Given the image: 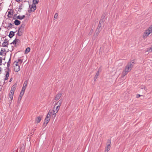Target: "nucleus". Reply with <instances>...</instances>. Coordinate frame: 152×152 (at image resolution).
I'll use <instances>...</instances> for the list:
<instances>
[{
  "mask_svg": "<svg viewBox=\"0 0 152 152\" xmlns=\"http://www.w3.org/2000/svg\"><path fill=\"white\" fill-rule=\"evenodd\" d=\"M17 34L19 36H20L22 34H21V33H20V32H19L18 31V32L17 33Z\"/></svg>",
  "mask_w": 152,
  "mask_h": 152,
  "instance_id": "35",
  "label": "nucleus"
},
{
  "mask_svg": "<svg viewBox=\"0 0 152 152\" xmlns=\"http://www.w3.org/2000/svg\"><path fill=\"white\" fill-rule=\"evenodd\" d=\"M50 118H49L47 117H46V118L45 120V122L44 123V124H45V126H46L47 124L49 122Z\"/></svg>",
  "mask_w": 152,
  "mask_h": 152,
  "instance_id": "12",
  "label": "nucleus"
},
{
  "mask_svg": "<svg viewBox=\"0 0 152 152\" xmlns=\"http://www.w3.org/2000/svg\"><path fill=\"white\" fill-rule=\"evenodd\" d=\"M62 100L61 99L59 100L57 102V103L56 104H58V106H59L60 107L61 104L62 103Z\"/></svg>",
  "mask_w": 152,
  "mask_h": 152,
  "instance_id": "21",
  "label": "nucleus"
},
{
  "mask_svg": "<svg viewBox=\"0 0 152 152\" xmlns=\"http://www.w3.org/2000/svg\"><path fill=\"white\" fill-rule=\"evenodd\" d=\"M16 85H14L11 88L10 92H13L14 93V91L15 90L16 88Z\"/></svg>",
  "mask_w": 152,
  "mask_h": 152,
  "instance_id": "11",
  "label": "nucleus"
},
{
  "mask_svg": "<svg viewBox=\"0 0 152 152\" xmlns=\"http://www.w3.org/2000/svg\"><path fill=\"white\" fill-rule=\"evenodd\" d=\"M24 26L23 25H21L20 26V27L18 28V29H19V30H21V29L22 30V31L23 30L24 31Z\"/></svg>",
  "mask_w": 152,
  "mask_h": 152,
  "instance_id": "29",
  "label": "nucleus"
},
{
  "mask_svg": "<svg viewBox=\"0 0 152 152\" xmlns=\"http://www.w3.org/2000/svg\"><path fill=\"white\" fill-rule=\"evenodd\" d=\"M10 60H11V58H10L9 59L8 62V63H7V67H9V66H10Z\"/></svg>",
  "mask_w": 152,
  "mask_h": 152,
  "instance_id": "30",
  "label": "nucleus"
},
{
  "mask_svg": "<svg viewBox=\"0 0 152 152\" xmlns=\"http://www.w3.org/2000/svg\"><path fill=\"white\" fill-rule=\"evenodd\" d=\"M18 31L19 32H20V33H21V34H22L23 32V31H24V30H23L22 31V30L21 29V30H19V29H18Z\"/></svg>",
  "mask_w": 152,
  "mask_h": 152,
  "instance_id": "38",
  "label": "nucleus"
},
{
  "mask_svg": "<svg viewBox=\"0 0 152 152\" xmlns=\"http://www.w3.org/2000/svg\"><path fill=\"white\" fill-rule=\"evenodd\" d=\"M152 51V46L150 48L147 49V50L145 51V53L146 52H151Z\"/></svg>",
  "mask_w": 152,
  "mask_h": 152,
  "instance_id": "25",
  "label": "nucleus"
},
{
  "mask_svg": "<svg viewBox=\"0 0 152 152\" xmlns=\"http://www.w3.org/2000/svg\"><path fill=\"white\" fill-rule=\"evenodd\" d=\"M51 115L50 113H48L46 117L48 118H50V117L51 116Z\"/></svg>",
  "mask_w": 152,
  "mask_h": 152,
  "instance_id": "37",
  "label": "nucleus"
},
{
  "mask_svg": "<svg viewBox=\"0 0 152 152\" xmlns=\"http://www.w3.org/2000/svg\"><path fill=\"white\" fill-rule=\"evenodd\" d=\"M14 93L13 92H10L9 94V97L10 99L11 100H12L13 98V96Z\"/></svg>",
  "mask_w": 152,
  "mask_h": 152,
  "instance_id": "15",
  "label": "nucleus"
},
{
  "mask_svg": "<svg viewBox=\"0 0 152 152\" xmlns=\"http://www.w3.org/2000/svg\"><path fill=\"white\" fill-rule=\"evenodd\" d=\"M12 24L11 23L8 24V25L7 27V28H12Z\"/></svg>",
  "mask_w": 152,
  "mask_h": 152,
  "instance_id": "27",
  "label": "nucleus"
},
{
  "mask_svg": "<svg viewBox=\"0 0 152 152\" xmlns=\"http://www.w3.org/2000/svg\"><path fill=\"white\" fill-rule=\"evenodd\" d=\"M62 94L61 93H58L56 96L55 98V100H58L61 96Z\"/></svg>",
  "mask_w": 152,
  "mask_h": 152,
  "instance_id": "10",
  "label": "nucleus"
},
{
  "mask_svg": "<svg viewBox=\"0 0 152 152\" xmlns=\"http://www.w3.org/2000/svg\"><path fill=\"white\" fill-rule=\"evenodd\" d=\"M101 31V30L98 29H97L96 30L95 32V34H94V36L96 37L98 36Z\"/></svg>",
  "mask_w": 152,
  "mask_h": 152,
  "instance_id": "14",
  "label": "nucleus"
},
{
  "mask_svg": "<svg viewBox=\"0 0 152 152\" xmlns=\"http://www.w3.org/2000/svg\"><path fill=\"white\" fill-rule=\"evenodd\" d=\"M58 16V14L57 13H56L55 14L54 16V19H56L57 18V17Z\"/></svg>",
  "mask_w": 152,
  "mask_h": 152,
  "instance_id": "32",
  "label": "nucleus"
},
{
  "mask_svg": "<svg viewBox=\"0 0 152 152\" xmlns=\"http://www.w3.org/2000/svg\"><path fill=\"white\" fill-rule=\"evenodd\" d=\"M14 69L15 71L16 72H18L20 70V66L18 64V62H16L15 66H14Z\"/></svg>",
  "mask_w": 152,
  "mask_h": 152,
  "instance_id": "7",
  "label": "nucleus"
},
{
  "mask_svg": "<svg viewBox=\"0 0 152 152\" xmlns=\"http://www.w3.org/2000/svg\"><path fill=\"white\" fill-rule=\"evenodd\" d=\"M99 70H100V69H99L98 70V71L96 73V75L95 76L94 78V80H96V79H97V78L98 77V76L99 75Z\"/></svg>",
  "mask_w": 152,
  "mask_h": 152,
  "instance_id": "17",
  "label": "nucleus"
},
{
  "mask_svg": "<svg viewBox=\"0 0 152 152\" xmlns=\"http://www.w3.org/2000/svg\"><path fill=\"white\" fill-rule=\"evenodd\" d=\"M60 107L59 106H57L55 108L54 107L53 109V112L52 117L54 118L56 117V114L58 112L60 109Z\"/></svg>",
  "mask_w": 152,
  "mask_h": 152,
  "instance_id": "3",
  "label": "nucleus"
},
{
  "mask_svg": "<svg viewBox=\"0 0 152 152\" xmlns=\"http://www.w3.org/2000/svg\"><path fill=\"white\" fill-rule=\"evenodd\" d=\"M30 48L29 47L27 48L25 50V53L26 54L27 53L29 52H30Z\"/></svg>",
  "mask_w": 152,
  "mask_h": 152,
  "instance_id": "24",
  "label": "nucleus"
},
{
  "mask_svg": "<svg viewBox=\"0 0 152 152\" xmlns=\"http://www.w3.org/2000/svg\"><path fill=\"white\" fill-rule=\"evenodd\" d=\"M3 53H4V51L3 50H2V49L0 51V55H2V54Z\"/></svg>",
  "mask_w": 152,
  "mask_h": 152,
  "instance_id": "36",
  "label": "nucleus"
},
{
  "mask_svg": "<svg viewBox=\"0 0 152 152\" xmlns=\"http://www.w3.org/2000/svg\"><path fill=\"white\" fill-rule=\"evenodd\" d=\"M12 15V12H11L10 11L8 12V17L9 18H11Z\"/></svg>",
  "mask_w": 152,
  "mask_h": 152,
  "instance_id": "26",
  "label": "nucleus"
},
{
  "mask_svg": "<svg viewBox=\"0 0 152 152\" xmlns=\"http://www.w3.org/2000/svg\"><path fill=\"white\" fill-rule=\"evenodd\" d=\"M24 93L20 92L19 96V99H20V100L21 99Z\"/></svg>",
  "mask_w": 152,
  "mask_h": 152,
  "instance_id": "23",
  "label": "nucleus"
},
{
  "mask_svg": "<svg viewBox=\"0 0 152 152\" xmlns=\"http://www.w3.org/2000/svg\"><path fill=\"white\" fill-rule=\"evenodd\" d=\"M26 89V88L23 87L22 88V90L20 92L24 93Z\"/></svg>",
  "mask_w": 152,
  "mask_h": 152,
  "instance_id": "31",
  "label": "nucleus"
},
{
  "mask_svg": "<svg viewBox=\"0 0 152 152\" xmlns=\"http://www.w3.org/2000/svg\"><path fill=\"white\" fill-rule=\"evenodd\" d=\"M12 78H11L10 80V82L12 81Z\"/></svg>",
  "mask_w": 152,
  "mask_h": 152,
  "instance_id": "44",
  "label": "nucleus"
},
{
  "mask_svg": "<svg viewBox=\"0 0 152 152\" xmlns=\"http://www.w3.org/2000/svg\"><path fill=\"white\" fill-rule=\"evenodd\" d=\"M140 96V94H137L136 96V97L137 98H138Z\"/></svg>",
  "mask_w": 152,
  "mask_h": 152,
  "instance_id": "41",
  "label": "nucleus"
},
{
  "mask_svg": "<svg viewBox=\"0 0 152 152\" xmlns=\"http://www.w3.org/2000/svg\"><path fill=\"white\" fill-rule=\"evenodd\" d=\"M2 58L1 57H0V63L1 64L2 62Z\"/></svg>",
  "mask_w": 152,
  "mask_h": 152,
  "instance_id": "39",
  "label": "nucleus"
},
{
  "mask_svg": "<svg viewBox=\"0 0 152 152\" xmlns=\"http://www.w3.org/2000/svg\"><path fill=\"white\" fill-rule=\"evenodd\" d=\"M93 30H91L90 31V34H91L93 32Z\"/></svg>",
  "mask_w": 152,
  "mask_h": 152,
  "instance_id": "40",
  "label": "nucleus"
},
{
  "mask_svg": "<svg viewBox=\"0 0 152 152\" xmlns=\"http://www.w3.org/2000/svg\"><path fill=\"white\" fill-rule=\"evenodd\" d=\"M53 110H50L49 111V112L48 113H50V114L51 115H53Z\"/></svg>",
  "mask_w": 152,
  "mask_h": 152,
  "instance_id": "33",
  "label": "nucleus"
},
{
  "mask_svg": "<svg viewBox=\"0 0 152 152\" xmlns=\"http://www.w3.org/2000/svg\"><path fill=\"white\" fill-rule=\"evenodd\" d=\"M23 0H16V1L18 2H20V1H22Z\"/></svg>",
  "mask_w": 152,
  "mask_h": 152,
  "instance_id": "42",
  "label": "nucleus"
},
{
  "mask_svg": "<svg viewBox=\"0 0 152 152\" xmlns=\"http://www.w3.org/2000/svg\"><path fill=\"white\" fill-rule=\"evenodd\" d=\"M152 32V25L147 29L145 30L142 35L143 38H146Z\"/></svg>",
  "mask_w": 152,
  "mask_h": 152,
  "instance_id": "2",
  "label": "nucleus"
},
{
  "mask_svg": "<svg viewBox=\"0 0 152 152\" xmlns=\"http://www.w3.org/2000/svg\"><path fill=\"white\" fill-rule=\"evenodd\" d=\"M1 71H2V68L1 67H0V74L1 73Z\"/></svg>",
  "mask_w": 152,
  "mask_h": 152,
  "instance_id": "43",
  "label": "nucleus"
},
{
  "mask_svg": "<svg viewBox=\"0 0 152 152\" xmlns=\"http://www.w3.org/2000/svg\"><path fill=\"white\" fill-rule=\"evenodd\" d=\"M25 17V16L24 15H23L22 16L18 15L17 16V19L20 20H22Z\"/></svg>",
  "mask_w": 152,
  "mask_h": 152,
  "instance_id": "18",
  "label": "nucleus"
},
{
  "mask_svg": "<svg viewBox=\"0 0 152 152\" xmlns=\"http://www.w3.org/2000/svg\"><path fill=\"white\" fill-rule=\"evenodd\" d=\"M9 72H10V69L9 68H7V71H6V73L5 75V80H7L8 79V77L9 76L10 73Z\"/></svg>",
  "mask_w": 152,
  "mask_h": 152,
  "instance_id": "8",
  "label": "nucleus"
},
{
  "mask_svg": "<svg viewBox=\"0 0 152 152\" xmlns=\"http://www.w3.org/2000/svg\"><path fill=\"white\" fill-rule=\"evenodd\" d=\"M18 64L20 63V64H21L22 62V61L21 60V59H18Z\"/></svg>",
  "mask_w": 152,
  "mask_h": 152,
  "instance_id": "34",
  "label": "nucleus"
},
{
  "mask_svg": "<svg viewBox=\"0 0 152 152\" xmlns=\"http://www.w3.org/2000/svg\"><path fill=\"white\" fill-rule=\"evenodd\" d=\"M104 20L105 19L104 18H101L100 20L97 29H99L101 30V28L102 26L103 23L104 21Z\"/></svg>",
  "mask_w": 152,
  "mask_h": 152,
  "instance_id": "6",
  "label": "nucleus"
},
{
  "mask_svg": "<svg viewBox=\"0 0 152 152\" xmlns=\"http://www.w3.org/2000/svg\"><path fill=\"white\" fill-rule=\"evenodd\" d=\"M36 9V6L34 4H32L31 6H29L28 12L30 13L34 12Z\"/></svg>",
  "mask_w": 152,
  "mask_h": 152,
  "instance_id": "5",
  "label": "nucleus"
},
{
  "mask_svg": "<svg viewBox=\"0 0 152 152\" xmlns=\"http://www.w3.org/2000/svg\"><path fill=\"white\" fill-rule=\"evenodd\" d=\"M14 23L16 25H18L20 23V21L18 20H16L14 21Z\"/></svg>",
  "mask_w": 152,
  "mask_h": 152,
  "instance_id": "16",
  "label": "nucleus"
},
{
  "mask_svg": "<svg viewBox=\"0 0 152 152\" xmlns=\"http://www.w3.org/2000/svg\"><path fill=\"white\" fill-rule=\"evenodd\" d=\"M39 1V0H33V4H34L35 5L36 4H37L38 3Z\"/></svg>",
  "mask_w": 152,
  "mask_h": 152,
  "instance_id": "22",
  "label": "nucleus"
},
{
  "mask_svg": "<svg viewBox=\"0 0 152 152\" xmlns=\"http://www.w3.org/2000/svg\"><path fill=\"white\" fill-rule=\"evenodd\" d=\"M15 34V32L13 31H11L10 32L9 35V37L10 38H12Z\"/></svg>",
  "mask_w": 152,
  "mask_h": 152,
  "instance_id": "13",
  "label": "nucleus"
},
{
  "mask_svg": "<svg viewBox=\"0 0 152 152\" xmlns=\"http://www.w3.org/2000/svg\"><path fill=\"white\" fill-rule=\"evenodd\" d=\"M42 117L41 116L38 117L36 119V121L38 123H39L41 120Z\"/></svg>",
  "mask_w": 152,
  "mask_h": 152,
  "instance_id": "19",
  "label": "nucleus"
},
{
  "mask_svg": "<svg viewBox=\"0 0 152 152\" xmlns=\"http://www.w3.org/2000/svg\"><path fill=\"white\" fill-rule=\"evenodd\" d=\"M18 41H19V40L18 39H15L12 42L10 43V44H13L15 45L16 44L17 42H18Z\"/></svg>",
  "mask_w": 152,
  "mask_h": 152,
  "instance_id": "20",
  "label": "nucleus"
},
{
  "mask_svg": "<svg viewBox=\"0 0 152 152\" xmlns=\"http://www.w3.org/2000/svg\"><path fill=\"white\" fill-rule=\"evenodd\" d=\"M134 64V62L133 61H131L127 64L125 66V69L122 72V77H124L131 70Z\"/></svg>",
  "mask_w": 152,
  "mask_h": 152,
  "instance_id": "1",
  "label": "nucleus"
},
{
  "mask_svg": "<svg viewBox=\"0 0 152 152\" xmlns=\"http://www.w3.org/2000/svg\"><path fill=\"white\" fill-rule=\"evenodd\" d=\"M9 45V42L7 39H5L4 40V41L2 43V46L3 47H7Z\"/></svg>",
  "mask_w": 152,
  "mask_h": 152,
  "instance_id": "9",
  "label": "nucleus"
},
{
  "mask_svg": "<svg viewBox=\"0 0 152 152\" xmlns=\"http://www.w3.org/2000/svg\"><path fill=\"white\" fill-rule=\"evenodd\" d=\"M111 142L110 140H108L105 148V152H108L110 150L111 147Z\"/></svg>",
  "mask_w": 152,
  "mask_h": 152,
  "instance_id": "4",
  "label": "nucleus"
},
{
  "mask_svg": "<svg viewBox=\"0 0 152 152\" xmlns=\"http://www.w3.org/2000/svg\"><path fill=\"white\" fill-rule=\"evenodd\" d=\"M27 81H26L24 82L23 87L26 88L27 86Z\"/></svg>",
  "mask_w": 152,
  "mask_h": 152,
  "instance_id": "28",
  "label": "nucleus"
}]
</instances>
